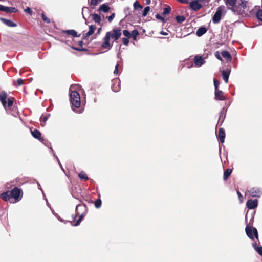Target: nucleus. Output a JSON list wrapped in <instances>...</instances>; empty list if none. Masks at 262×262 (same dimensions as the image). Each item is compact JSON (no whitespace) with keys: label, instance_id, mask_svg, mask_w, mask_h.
Returning <instances> with one entry per match:
<instances>
[{"label":"nucleus","instance_id":"obj_1","mask_svg":"<svg viewBox=\"0 0 262 262\" xmlns=\"http://www.w3.org/2000/svg\"><path fill=\"white\" fill-rule=\"evenodd\" d=\"M23 192L22 190L17 187H15L10 191H7L2 193L0 198L5 201L12 202L11 200L13 199L14 201L13 203H16L19 201L23 198Z\"/></svg>","mask_w":262,"mask_h":262},{"label":"nucleus","instance_id":"obj_2","mask_svg":"<svg viewBox=\"0 0 262 262\" xmlns=\"http://www.w3.org/2000/svg\"><path fill=\"white\" fill-rule=\"evenodd\" d=\"M122 34V30L120 28H114L111 31L106 32L103 38V42L102 44V48L103 49H110L112 46L110 43L111 38L114 41H117L119 39Z\"/></svg>","mask_w":262,"mask_h":262},{"label":"nucleus","instance_id":"obj_3","mask_svg":"<svg viewBox=\"0 0 262 262\" xmlns=\"http://www.w3.org/2000/svg\"><path fill=\"white\" fill-rule=\"evenodd\" d=\"M245 231L248 237L251 240L254 239V237L258 241V244L255 242L252 244V247L254 250L261 256H262V247L259 246L258 244H260L258 239V231L256 228L251 227L250 225H247Z\"/></svg>","mask_w":262,"mask_h":262},{"label":"nucleus","instance_id":"obj_4","mask_svg":"<svg viewBox=\"0 0 262 262\" xmlns=\"http://www.w3.org/2000/svg\"><path fill=\"white\" fill-rule=\"evenodd\" d=\"M75 212V214L72 215V221L71 222H75L73 224V225L77 226L80 224L88 212V208L86 205L84 204L77 205L76 207Z\"/></svg>","mask_w":262,"mask_h":262},{"label":"nucleus","instance_id":"obj_5","mask_svg":"<svg viewBox=\"0 0 262 262\" xmlns=\"http://www.w3.org/2000/svg\"><path fill=\"white\" fill-rule=\"evenodd\" d=\"M237 3L238 5L236 6L233 12L237 15H246L249 10L248 6V2L245 0H239Z\"/></svg>","mask_w":262,"mask_h":262},{"label":"nucleus","instance_id":"obj_6","mask_svg":"<svg viewBox=\"0 0 262 262\" xmlns=\"http://www.w3.org/2000/svg\"><path fill=\"white\" fill-rule=\"evenodd\" d=\"M70 102L72 106L76 108L80 107L81 105L80 94L76 91H72L70 95Z\"/></svg>","mask_w":262,"mask_h":262},{"label":"nucleus","instance_id":"obj_7","mask_svg":"<svg viewBox=\"0 0 262 262\" xmlns=\"http://www.w3.org/2000/svg\"><path fill=\"white\" fill-rule=\"evenodd\" d=\"M224 10V6H220L212 17V22L213 24H218L221 20L223 12Z\"/></svg>","mask_w":262,"mask_h":262},{"label":"nucleus","instance_id":"obj_8","mask_svg":"<svg viewBox=\"0 0 262 262\" xmlns=\"http://www.w3.org/2000/svg\"><path fill=\"white\" fill-rule=\"evenodd\" d=\"M190 8L193 11H198L203 7V5L198 0H194L189 3Z\"/></svg>","mask_w":262,"mask_h":262},{"label":"nucleus","instance_id":"obj_9","mask_svg":"<svg viewBox=\"0 0 262 262\" xmlns=\"http://www.w3.org/2000/svg\"><path fill=\"white\" fill-rule=\"evenodd\" d=\"M31 133L32 136L34 138L39 140L40 141H41L42 142L43 141L44 139H43V138L42 137L41 133L38 129H34L33 130L31 129Z\"/></svg>","mask_w":262,"mask_h":262},{"label":"nucleus","instance_id":"obj_10","mask_svg":"<svg viewBox=\"0 0 262 262\" xmlns=\"http://www.w3.org/2000/svg\"><path fill=\"white\" fill-rule=\"evenodd\" d=\"M8 97V95L5 91H2L0 93V101L1 102L3 106L6 109L7 108V101L6 99Z\"/></svg>","mask_w":262,"mask_h":262},{"label":"nucleus","instance_id":"obj_11","mask_svg":"<svg viewBox=\"0 0 262 262\" xmlns=\"http://www.w3.org/2000/svg\"><path fill=\"white\" fill-rule=\"evenodd\" d=\"M215 99L218 100H225L226 97L224 95V93L219 89L215 90L214 92Z\"/></svg>","mask_w":262,"mask_h":262},{"label":"nucleus","instance_id":"obj_12","mask_svg":"<svg viewBox=\"0 0 262 262\" xmlns=\"http://www.w3.org/2000/svg\"><path fill=\"white\" fill-rule=\"evenodd\" d=\"M239 2V0H225V4L228 7V9L231 10L232 11L236 7V4Z\"/></svg>","mask_w":262,"mask_h":262},{"label":"nucleus","instance_id":"obj_13","mask_svg":"<svg viewBox=\"0 0 262 262\" xmlns=\"http://www.w3.org/2000/svg\"><path fill=\"white\" fill-rule=\"evenodd\" d=\"M258 205L257 200H249L246 203L247 207L249 209H252L256 208Z\"/></svg>","mask_w":262,"mask_h":262},{"label":"nucleus","instance_id":"obj_14","mask_svg":"<svg viewBox=\"0 0 262 262\" xmlns=\"http://www.w3.org/2000/svg\"><path fill=\"white\" fill-rule=\"evenodd\" d=\"M205 62L204 59L201 56L196 55L194 58V63L197 67L202 66Z\"/></svg>","mask_w":262,"mask_h":262},{"label":"nucleus","instance_id":"obj_15","mask_svg":"<svg viewBox=\"0 0 262 262\" xmlns=\"http://www.w3.org/2000/svg\"><path fill=\"white\" fill-rule=\"evenodd\" d=\"M249 194L252 197H260L261 191L257 188H252L249 190Z\"/></svg>","mask_w":262,"mask_h":262},{"label":"nucleus","instance_id":"obj_16","mask_svg":"<svg viewBox=\"0 0 262 262\" xmlns=\"http://www.w3.org/2000/svg\"><path fill=\"white\" fill-rule=\"evenodd\" d=\"M217 138L219 141L223 143L225 141V129L223 128H220L219 130L218 135H217Z\"/></svg>","mask_w":262,"mask_h":262},{"label":"nucleus","instance_id":"obj_17","mask_svg":"<svg viewBox=\"0 0 262 262\" xmlns=\"http://www.w3.org/2000/svg\"><path fill=\"white\" fill-rule=\"evenodd\" d=\"M230 71L228 70L222 71V76L225 82L227 83L228 82L229 77L230 75Z\"/></svg>","mask_w":262,"mask_h":262},{"label":"nucleus","instance_id":"obj_18","mask_svg":"<svg viewBox=\"0 0 262 262\" xmlns=\"http://www.w3.org/2000/svg\"><path fill=\"white\" fill-rule=\"evenodd\" d=\"M1 20L8 27H14L16 26V24L10 20L4 18H1Z\"/></svg>","mask_w":262,"mask_h":262},{"label":"nucleus","instance_id":"obj_19","mask_svg":"<svg viewBox=\"0 0 262 262\" xmlns=\"http://www.w3.org/2000/svg\"><path fill=\"white\" fill-rule=\"evenodd\" d=\"M63 32L67 35H71L75 37H79L80 36V34L77 35V32L74 30H64Z\"/></svg>","mask_w":262,"mask_h":262},{"label":"nucleus","instance_id":"obj_20","mask_svg":"<svg viewBox=\"0 0 262 262\" xmlns=\"http://www.w3.org/2000/svg\"><path fill=\"white\" fill-rule=\"evenodd\" d=\"M207 30L205 27H202L199 28L197 30V31L196 32V34L198 36L200 37V36H202L203 34H204L207 32Z\"/></svg>","mask_w":262,"mask_h":262},{"label":"nucleus","instance_id":"obj_21","mask_svg":"<svg viewBox=\"0 0 262 262\" xmlns=\"http://www.w3.org/2000/svg\"><path fill=\"white\" fill-rule=\"evenodd\" d=\"M18 9L15 7H9L6 6L4 8V12H6L8 13H16L18 12Z\"/></svg>","mask_w":262,"mask_h":262},{"label":"nucleus","instance_id":"obj_22","mask_svg":"<svg viewBox=\"0 0 262 262\" xmlns=\"http://www.w3.org/2000/svg\"><path fill=\"white\" fill-rule=\"evenodd\" d=\"M110 9V8L107 4H103L100 6L98 10L99 11H102L103 12H107L109 11Z\"/></svg>","mask_w":262,"mask_h":262},{"label":"nucleus","instance_id":"obj_23","mask_svg":"<svg viewBox=\"0 0 262 262\" xmlns=\"http://www.w3.org/2000/svg\"><path fill=\"white\" fill-rule=\"evenodd\" d=\"M221 54L224 58L230 61L231 60L232 57L229 52L227 51H223L221 52Z\"/></svg>","mask_w":262,"mask_h":262},{"label":"nucleus","instance_id":"obj_24","mask_svg":"<svg viewBox=\"0 0 262 262\" xmlns=\"http://www.w3.org/2000/svg\"><path fill=\"white\" fill-rule=\"evenodd\" d=\"M91 16L92 17L93 20L96 23L100 24L101 21V17L97 14L93 13L91 14Z\"/></svg>","mask_w":262,"mask_h":262},{"label":"nucleus","instance_id":"obj_25","mask_svg":"<svg viewBox=\"0 0 262 262\" xmlns=\"http://www.w3.org/2000/svg\"><path fill=\"white\" fill-rule=\"evenodd\" d=\"M232 172V170L231 169L228 168L225 170L223 175V179L224 180H226L228 179V177L231 175Z\"/></svg>","mask_w":262,"mask_h":262},{"label":"nucleus","instance_id":"obj_26","mask_svg":"<svg viewBox=\"0 0 262 262\" xmlns=\"http://www.w3.org/2000/svg\"><path fill=\"white\" fill-rule=\"evenodd\" d=\"M139 34V31L137 30H134L131 32V37L133 38L134 40H137V36Z\"/></svg>","mask_w":262,"mask_h":262},{"label":"nucleus","instance_id":"obj_27","mask_svg":"<svg viewBox=\"0 0 262 262\" xmlns=\"http://www.w3.org/2000/svg\"><path fill=\"white\" fill-rule=\"evenodd\" d=\"M14 98L10 97L8 98V102L7 103L8 107H11L13 106L14 103Z\"/></svg>","mask_w":262,"mask_h":262},{"label":"nucleus","instance_id":"obj_28","mask_svg":"<svg viewBox=\"0 0 262 262\" xmlns=\"http://www.w3.org/2000/svg\"><path fill=\"white\" fill-rule=\"evenodd\" d=\"M78 177L81 179H84L85 180V181L86 180H89V177H88V176L86 174V173L84 172V171H81L79 174H78Z\"/></svg>","mask_w":262,"mask_h":262},{"label":"nucleus","instance_id":"obj_29","mask_svg":"<svg viewBox=\"0 0 262 262\" xmlns=\"http://www.w3.org/2000/svg\"><path fill=\"white\" fill-rule=\"evenodd\" d=\"M171 7L169 6H167L164 9L163 11L162 12V15H166L169 14L171 12Z\"/></svg>","mask_w":262,"mask_h":262},{"label":"nucleus","instance_id":"obj_30","mask_svg":"<svg viewBox=\"0 0 262 262\" xmlns=\"http://www.w3.org/2000/svg\"><path fill=\"white\" fill-rule=\"evenodd\" d=\"M96 29V26L95 25H91L89 26V31L88 32V35H91L93 34Z\"/></svg>","mask_w":262,"mask_h":262},{"label":"nucleus","instance_id":"obj_31","mask_svg":"<svg viewBox=\"0 0 262 262\" xmlns=\"http://www.w3.org/2000/svg\"><path fill=\"white\" fill-rule=\"evenodd\" d=\"M134 8L136 10V9H141L143 8V6L140 4V3L138 1H136L134 3Z\"/></svg>","mask_w":262,"mask_h":262},{"label":"nucleus","instance_id":"obj_32","mask_svg":"<svg viewBox=\"0 0 262 262\" xmlns=\"http://www.w3.org/2000/svg\"><path fill=\"white\" fill-rule=\"evenodd\" d=\"M176 18V20H177V23H181L184 21L186 19L185 16L183 15L177 16Z\"/></svg>","mask_w":262,"mask_h":262},{"label":"nucleus","instance_id":"obj_33","mask_svg":"<svg viewBox=\"0 0 262 262\" xmlns=\"http://www.w3.org/2000/svg\"><path fill=\"white\" fill-rule=\"evenodd\" d=\"M256 16L259 20L262 21V9L258 10L257 11Z\"/></svg>","mask_w":262,"mask_h":262},{"label":"nucleus","instance_id":"obj_34","mask_svg":"<svg viewBox=\"0 0 262 262\" xmlns=\"http://www.w3.org/2000/svg\"><path fill=\"white\" fill-rule=\"evenodd\" d=\"M24 80L21 78L17 79L16 81H14V84L15 86H20L24 84Z\"/></svg>","mask_w":262,"mask_h":262},{"label":"nucleus","instance_id":"obj_35","mask_svg":"<svg viewBox=\"0 0 262 262\" xmlns=\"http://www.w3.org/2000/svg\"><path fill=\"white\" fill-rule=\"evenodd\" d=\"M41 16L44 22L47 24H49L51 22L50 19L48 18L43 13L41 14Z\"/></svg>","mask_w":262,"mask_h":262},{"label":"nucleus","instance_id":"obj_36","mask_svg":"<svg viewBox=\"0 0 262 262\" xmlns=\"http://www.w3.org/2000/svg\"><path fill=\"white\" fill-rule=\"evenodd\" d=\"M150 7H149V6L146 7L143 10V12L142 13V16H146L148 14L149 11H150Z\"/></svg>","mask_w":262,"mask_h":262},{"label":"nucleus","instance_id":"obj_37","mask_svg":"<svg viewBox=\"0 0 262 262\" xmlns=\"http://www.w3.org/2000/svg\"><path fill=\"white\" fill-rule=\"evenodd\" d=\"M101 204H102V202H101V199H98L96 200L95 202V206L96 208H98L101 206Z\"/></svg>","mask_w":262,"mask_h":262},{"label":"nucleus","instance_id":"obj_38","mask_svg":"<svg viewBox=\"0 0 262 262\" xmlns=\"http://www.w3.org/2000/svg\"><path fill=\"white\" fill-rule=\"evenodd\" d=\"M123 34L127 38H130L131 37V33H130L128 30H124L122 32Z\"/></svg>","mask_w":262,"mask_h":262},{"label":"nucleus","instance_id":"obj_39","mask_svg":"<svg viewBox=\"0 0 262 262\" xmlns=\"http://www.w3.org/2000/svg\"><path fill=\"white\" fill-rule=\"evenodd\" d=\"M213 82H214V87H215V90H217V89H219V86L220 85V81L216 79H213Z\"/></svg>","mask_w":262,"mask_h":262},{"label":"nucleus","instance_id":"obj_40","mask_svg":"<svg viewBox=\"0 0 262 262\" xmlns=\"http://www.w3.org/2000/svg\"><path fill=\"white\" fill-rule=\"evenodd\" d=\"M156 18L159 20H160L161 21H162V22L163 23H165L166 21L165 19H164V17H163L162 16H161L160 14H157L156 15Z\"/></svg>","mask_w":262,"mask_h":262},{"label":"nucleus","instance_id":"obj_41","mask_svg":"<svg viewBox=\"0 0 262 262\" xmlns=\"http://www.w3.org/2000/svg\"><path fill=\"white\" fill-rule=\"evenodd\" d=\"M71 48H72V49H73L75 50L78 51H88L87 49L84 48H76L75 47H72Z\"/></svg>","mask_w":262,"mask_h":262},{"label":"nucleus","instance_id":"obj_42","mask_svg":"<svg viewBox=\"0 0 262 262\" xmlns=\"http://www.w3.org/2000/svg\"><path fill=\"white\" fill-rule=\"evenodd\" d=\"M128 38H127V37H123V38H122V43L124 45L127 46L128 45V43H129Z\"/></svg>","mask_w":262,"mask_h":262},{"label":"nucleus","instance_id":"obj_43","mask_svg":"<svg viewBox=\"0 0 262 262\" xmlns=\"http://www.w3.org/2000/svg\"><path fill=\"white\" fill-rule=\"evenodd\" d=\"M99 4L98 0H91L90 1V5L95 6L98 5Z\"/></svg>","mask_w":262,"mask_h":262},{"label":"nucleus","instance_id":"obj_44","mask_svg":"<svg viewBox=\"0 0 262 262\" xmlns=\"http://www.w3.org/2000/svg\"><path fill=\"white\" fill-rule=\"evenodd\" d=\"M48 115H42L40 117V120L43 121V122H46V121L48 120Z\"/></svg>","mask_w":262,"mask_h":262},{"label":"nucleus","instance_id":"obj_45","mask_svg":"<svg viewBox=\"0 0 262 262\" xmlns=\"http://www.w3.org/2000/svg\"><path fill=\"white\" fill-rule=\"evenodd\" d=\"M214 55H215V57H216L217 59H219V60H221V61H222V57H221V56H220V53H219V51H216V52H215V53H214Z\"/></svg>","mask_w":262,"mask_h":262},{"label":"nucleus","instance_id":"obj_46","mask_svg":"<svg viewBox=\"0 0 262 262\" xmlns=\"http://www.w3.org/2000/svg\"><path fill=\"white\" fill-rule=\"evenodd\" d=\"M25 12L30 15H31L32 13V11L30 7H27L25 10Z\"/></svg>","mask_w":262,"mask_h":262},{"label":"nucleus","instance_id":"obj_47","mask_svg":"<svg viewBox=\"0 0 262 262\" xmlns=\"http://www.w3.org/2000/svg\"><path fill=\"white\" fill-rule=\"evenodd\" d=\"M115 13H113L111 15H110V16H108V20L109 22H111L113 19H114V17H115Z\"/></svg>","mask_w":262,"mask_h":262},{"label":"nucleus","instance_id":"obj_48","mask_svg":"<svg viewBox=\"0 0 262 262\" xmlns=\"http://www.w3.org/2000/svg\"><path fill=\"white\" fill-rule=\"evenodd\" d=\"M118 65L117 64L116 66H115V69L114 70V73L115 74H118Z\"/></svg>","mask_w":262,"mask_h":262},{"label":"nucleus","instance_id":"obj_49","mask_svg":"<svg viewBox=\"0 0 262 262\" xmlns=\"http://www.w3.org/2000/svg\"><path fill=\"white\" fill-rule=\"evenodd\" d=\"M90 36V35H88V32H87V33L83 34L82 38L83 39H85L87 37H89Z\"/></svg>","mask_w":262,"mask_h":262},{"label":"nucleus","instance_id":"obj_50","mask_svg":"<svg viewBox=\"0 0 262 262\" xmlns=\"http://www.w3.org/2000/svg\"><path fill=\"white\" fill-rule=\"evenodd\" d=\"M5 7L6 6H3L2 5H0V10L2 11H4Z\"/></svg>","mask_w":262,"mask_h":262},{"label":"nucleus","instance_id":"obj_51","mask_svg":"<svg viewBox=\"0 0 262 262\" xmlns=\"http://www.w3.org/2000/svg\"><path fill=\"white\" fill-rule=\"evenodd\" d=\"M112 90L114 91V92H117L118 90H119V88H116L115 89V87H114V85L112 86Z\"/></svg>","mask_w":262,"mask_h":262},{"label":"nucleus","instance_id":"obj_52","mask_svg":"<svg viewBox=\"0 0 262 262\" xmlns=\"http://www.w3.org/2000/svg\"><path fill=\"white\" fill-rule=\"evenodd\" d=\"M160 34L162 35H167L168 34L167 33H166L163 31H161Z\"/></svg>","mask_w":262,"mask_h":262},{"label":"nucleus","instance_id":"obj_53","mask_svg":"<svg viewBox=\"0 0 262 262\" xmlns=\"http://www.w3.org/2000/svg\"><path fill=\"white\" fill-rule=\"evenodd\" d=\"M83 45V41L81 40V41H79V42H78V45L79 46H80L81 47H82Z\"/></svg>","mask_w":262,"mask_h":262},{"label":"nucleus","instance_id":"obj_54","mask_svg":"<svg viewBox=\"0 0 262 262\" xmlns=\"http://www.w3.org/2000/svg\"><path fill=\"white\" fill-rule=\"evenodd\" d=\"M237 193L238 194V198L240 199L241 198H242V195L241 194V193H240V192L239 191H238L237 192Z\"/></svg>","mask_w":262,"mask_h":262},{"label":"nucleus","instance_id":"obj_55","mask_svg":"<svg viewBox=\"0 0 262 262\" xmlns=\"http://www.w3.org/2000/svg\"><path fill=\"white\" fill-rule=\"evenodd\" d=\"M181 2L182 3H188V0H181Z\"/></svg>","mask_w":262,"mask_h":262},{"label":"nucleus","instance_id":"obj_56","mask_svg":"<svg viewBox=\"0 0 262 262\" xmlns=\"http://www.w3.org/2000/svg\"><path fill=\"white\" fill-rule=\"evenodd\" d=\"M84 9L88 10V7H84L82 8V11H83Z\"/></svg>","mask_w":262,"mask_h":262},{"label":"nucleus","instance_id":"obj_57","mask_svg":"<svg viewBox=\"0 0 262 262\" xmlns=\"http://www.w3.org/2000/svg\"><path fill=\"white\" fill-rule=\"evenodd\" d=\"M150 0H147V4H149L150 3Z\"/></svg>","mask_w":262,"mask_h":262},{"label":"nucleus","instance_id":"obj_58","mask_svg":"<svg viewBox=\"0 0 262 262\" xmlns=\"http://www.w3.org/2000/svg\"><path fill=\"white\" fill-rule=\"evenodd\" d=\"M102 0H98V3H100V2H102Z\"/></svg>","mask_w":262,"mask_h":262},{"label":"nucleus","instance_id":"obj_59","mask_svg":"<svg viewBox=\"0 0 262 262\" xmlns=\"http://www.w3.org/2000/svg\"><path fill=\"white\" fill-rule=\"evenodd\" d=\"M100 30H101V28L99 29H98V32H100Z\"/></svg>","mask_w":262,"mask_h":262}]
</instances>
